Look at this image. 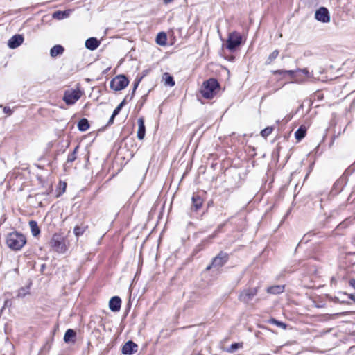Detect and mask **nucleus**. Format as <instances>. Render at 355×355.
Returning <instances> with one entry per match:
<instances>
[{
    "mask_svg": "<svg viewBox=\"0 0 355 355\" xmlns=\"http://www.w3.org/2000/svg\"><path fill=\"white\" fill-rule=\"evenodd\" d=\"M26 239L24 234L12 232L9 233L6 237L7 245L13 250H19L26 244Z\"/></svg>",
    "mask_w": 355,
    "mask_h": 355,
    "instance_id": "f257e3e1",
    "label": "nucleus"
},
{
    "mask_svg": "<svg viewBox=\"0 0 355 355\" xmlns=\"http://www.w3.org/2000/svg\"><path fill=\"white\" fill-rule=\"evenodd\" d=\"M219 89V83L215 78H209L205 81L200 89L202 96L207 98H212Z\"/></svg>",
    "mask_w": 355,
    "mask_h": 355,
    "instance_id": "f03ea898",
    "label": "nucleus"
},
{
    "mask_svg": "<svg viewBox=\"0 0 355 355\" xmlns=\"http://www.w3.org/2000/svg\"><path fill=\"white\" fill-rule=\"evenodd\" d=\"M229 258V254L225 252L220 251L216 257L212 259L211 263L206 267V271H209L211 268L218 269L223 267L228 261Z\"/></svg>",
    "mask_w": 355,
    "mask_h": 355,
    "instance_id": "7ed1b4c3",
    "label": "nucleus"
},
{
    "mask_svg": "<svg viewBox=\"0 0 355 355\" xmlns=\"http://www.w3.org/2000/svg\"><path fill=\"white\" fill-rule=\"evenodd\" d=\"M129 83L128 79L124 75H119L110 81V88L114 91H121L125 88Z\"/></svg>",
    "mask_w": 355,
    "mask_h": 355,
    "instance_id": "20e7f679",
    "label": "nucleus"
},
{
    "mask_svg": "<svg viewBox=\"0 0 355 355\" xmlns=\"http://www.w3.org/2000/svg\"><path fill=\"white\" fill-rule=\"evenodd\" d=\"M242 41V37L240 33L233 32L229 34L226 42V48L230 51H233L238 47Z\"/></svg>",
    "mask_w": 355,
    "mask_h": 355,
    "instance_id": "39448f33",
    "label": "nucleus"
},
{
    "mask_svg": "<svg viewBox=\"0 0 355 355\" xmlns=\"http://www.w3.org/2000/svg\"><path fill=\"white\" fill-rule=\"evenodd\" d=\"M81 92L77 89H68L64 93L63 101L67 105H73L81 97Z\"/></svg>",
    "mask_w": 355,
    "mask_h": 355,
    "instance_id": "423d86ee",
    "label": "nucleus"
},
{
    "mask_svg": "<svg viewBox=\"0 0 355 355\" xmlns=\"http://www.w3.org/2000/svg\"><path fill=\"white\" fill-rule=\"evenodd\" d=\"M257 288H248L243 290L239 296V300L244 303H248L257 294Z\"/></svg>",
    "mask_w": 355,
    "mask_h": 355,
    "instance_id": "0eeeda50",
    "label": "nucleus"
},
{
    "mask_svg": "<svg viewBox=\"0 0 355 355\" xmlns=\"http://www.w3.org/2000/svg\"><path fill=\"white\" fill-rule=\"evenodd\" d=\"M315 18L322 23H328L331 19L329 12L325 7H320L315 11Z\"/></svg>",
    "mask_w": 355,
    "mask_h": 355,
    "instance_id": "6e6552de",
    "label": "nucleus"
},
{
    "mask_svg": "<svg viewBox=\"0 0 355 355\" xmlns=\"http://www.w3.org/2000/svg\"><path fill=\"white\" fill-rule=\"evenodd\" d=\"M138 350V345L132 340L125 343L121 349V352L125 355H132Z\"/></svg>",
    "mask_w": 355,
    "mask_h": 355,
    "instance_id": "1a4fd4ad",
    "label": "nucleus"
},
{
    "mask_svg": "<svg viewBox=\"0 0 355 355\" xmlns=\"http://www.w3.org/2000/svg\"><path fill=\"white\" fill-rule=\"evenodd\" d=\"M51 245L55 250L60 253L64 252L66 250V245L60 237L57 235H54L51 241Z\"/></svg>",
    "mask_w": 355,
    "mask_h": 355,
    "instance_id": "9d476101",
    "label": "nucleus"
},
{
    "mask_svg": "<svg viewBox=\"0 0 355 355\" xmlns=\"http://www.w3.org/2000/svg\"><path fill=\"white\" fill-rule=\"evenodd\" d=\"M202 198L198 194L194 193L191 198V210L198 211L202 207Z\"/></svg>",
    "mask_w": 355,
    "mask_h": 355,
    "instance_id": "9b49d317",
    "label": "nucleus"
},
{
    "mask_svg": "<svg viewBox=\"0 0 355 355\" xmlns=\"http://www.w3.org/2000/svg\"><path fill=\"white\" fill-rule=\"evenodd\" d=\"M24 42V37L21 35H13L8 42V45L10 49H15L19 46Z\"/></svg>",
    "mask_w": 355,
    "mask_h": 355,
    "instance_id": "f8f14e48",
    "label": "nucleus"
},
{
    "mask_svg": "<svg viewBox=\"0 0 355 355\" xmlns=\"http://www.w3.org/2000/svg\"><path fill=\"white\" fill-rule=\"evenodd\" d=\"M121 300L118 296L112 297L109 302L110 309L113 312H117L120 310Z\"/></svg>",
    "mask_w": 355,
    "mask_h": 355,
    "instance_id": "ddd939ff",
    "label": "nucleus"
},
{
    "mask_svg": "<svg viewBox=\"0 0 355 355\" xmlns=\"http://www.w3.org/2000/svg\"><path fill=\"white\" fill-rule=\"evenodd\" d=\"M100 41L96 37H89L85 41V47L91 51L96 50L100 46Z\"/></svg>",
    "mask_w": 355,
    "mask_h": 355,
    "instance_id": "4468645a",
    "label": "nucleus"
},
{
    "mask_svg": "<svg viewBox=\"0 0 355 355\" xmlns=\"http://www.w3.org/2000/svg\"><path fill=\"white\" fill-rule=\"evenodd\" d=\"M138 123V130H137V137L139 139L141 140L144 139L146 133V128L144 125V120L143 118H139L137 120Z\"/></svg>",
    "mask_w": 355,
    "mask_h": 355,
    "instance_id": "2eb2a0df",
    "label": "nucleus"
},
{
    "mask_svg": "<svg viewBox=\"0 0 355 355\" xmlns=\"http://www.w3.org/2000/svg\"><path fill=\"white\" fill-rule=\"evenodd\" d=\"M64 49L62 45L56 44L50 50V55L52 58H55L64 53Z\"/></svg>",
    "mask_w": 355,
    "mask_h": 355,
    "instance_id": "dca6fc26",
    "label": "nucleus"
},
{
    "mask_svg": "<svg viewBox=\"0 0 355 355\" xmlns=\"http://www.w3.org/2000/svg\"><path fill=\"white\" fill-rule=\"evenodd\" d=\"M284 291V286L275 285L270 286L267 288V292L270 294L277 295L283 293Z\"/></svg>",
    "mask_w": 355,
    "mask_h": 355,
    "instance_id": "f3484780",
    "label": "nucleus"
},
{
    "mask_svg": "<svg viewBox=\"0 0 355 355\" xmlns=\"http://www.w3.org/2000/svg\"><path fill=\"white\" fill-rule=\"evenodd\" d=\"M167 42L166 34L164 32L159 33L156 37V43L160 46H165Z\"/></svg>",
    "mask_w": 355,
    "mask_h": 355,
    "instance_id": "a211bd4d",
    "label": "nucleus"
},
{
    "mask_svg": "<svg viewBox=\"0 0 355 355\" xmlns=\"http://www.w3.org/2000/svg\"><path fill=\"white\" fill-rule=\"evenodd\" d=\"M69 15V10H64V11L58 10V11H55V12H53V18L58 19V20H61V19L68 17Z\"/></svg>",
    "mask_w": 355,
    "mask_h": 355,
    "instance_id": "6ab92c4d",
    "label": "nucleus"
},
{
    "mask_svg": "<svg viewBox=\"0 0 355 355\" xmlns=\"http://www.w3.org/2000/svg\"><path fill=\"white\" fill-rule=\"evenodd\" d=\"M29 226L31 230L32 235L33 236H37L40 233V230L37 225V223L35 220H31L29 222Z\"/></svg>",
    "mask_w": 355,
    "mask_h": 355,
    "instance_id": "aec40b11",
    "label": "nucleus"
},
{
    "mask_svg": "<svg viewBox=\"0 0 355 355\" xmlns=\"http://www.w3.org/2000/svg\"><path fill=\"white\" fill-rule=\"evenodd\" d=\"M89 124L87 119H82L78 123V128L80 131L84 132L89 129Z\"/></svg>",
    "mask_w": 355,
    "mask_h": 355,
    "instance_id": "412c9836",
    "label": "nucleus"
},
{
    "mask_svg": "<svg viewBox=\"0 0 355 355\" xmlns=\"http://www.w3.org/2000/svg\"><path fill=\"white\" fill-rule=\"evenodd\" d=\"M76 336V334L74 330L71 329H69L66 331L64 336V340L65 343H69Z\"/></svg>",
    "mask_w": 355,
    "mask_h": 355,
    "instance_id": "4be33fe9",
    "label": "nucleus"
},
{
    "mask_svg": "<svg viewBox=\"0 0 355 355\" xmlns=\"http://www.w3.org/2000/svg\"><path fill=\"white\" fill-rule=\"evenodd\" d=\"M87 229V225L82 224L81 225H76L74 227L73 232L77 237L83 235L85 230Z\"/></svg>",
    "mask_w": 355,
    "mask_h": 355,
    "instance_id": "5701e85b",
    "label": "nucleus"
},
{
    "mask_svg": "<svg viewBox=\"0 0 355 355\" xmlns=\"http://www.w3.org/2000/svg\"><path fill=\"white\" fill-rule=\"evenodd\" d=\"M223 224L220 225L217 230L210 236H209L206 239L203 240L201 243L202 245H206L209 243L212 239L216 236L217 234L220 231L221 228L223 227Z\"/></svg>",
    "mask_w": 355,
    "mask_h": 355,
    "instance_id": "b1692460",
    "label": "nucleus"
},
{
    "mask_svg": "<svg viewBox=\"0 0 355 355\" xmlns=\"http://www.w3.org/2000/svg\"><path fill=\"white\" fill-rule=\"evenodd\" d=\"M306 135V128L300 126L295 133V138L300 141L303 139Z\"/></svg>",
    "mask_w": 355,
    "mask_h": 355,
    "instance_id": "393cba45",
    "label": "nucleus"
},
{
    "mask_svg": "<svg viewBox=\"0 0 355 355\" xmlns=\"http://www.w3.org/2000/svg\"><path fill=\"white\" fill-rule=\"evenodd\" d=\"M141 78H139V79H136V80H135V83H134V87H133V89H132V93H131L130 94H127V95L125 96V97H128V101H127V102H128V101H130L132 99V98L134 97L135 92V91H136V89H137V87H138V85H139V84L140 81H141Z\"/></svg>",
    "mask_w": 355,
    "mask_h": 355,
    "instance_id": "a878e982",
    "label": "nucleus"
},
{
    "mask_svg": "<svg viewBox=\"0 0 355 355\" xmlns=\"http://www.w3.org/2000/svg\"><path fill=\"white\" fill-rule=\"evenodd\" d=\"M79 146H77L73 151L69 154L68 157H67V163H72L73 162H74L76 158H77V152H78V149Z\"/></svg>",
    "mask_w": 355,
    "mask_h": 355,
    "instance_id": "bb28decb",
    "label": "nucleus"
},
{
    "mask_svg": "<svg viewBox=\"0 0 355 355\" xmlns=\"http://www.w3.org/2000/svg\"><path fill=\"white\" fill-rule=\"evenodd\" d=\"M128 101V97H125L124 99L119 104V105L114 110L113 114L114 116H117L122 107L126 104Z\"/></svg>",
    "mask_w": 355,
    "mask_h": 355,
    "instance_id": "cd10ccee",
    "label": "nucleus"
},
{
    "mask_svg": "<svg viewBox=\"0 0 355 355\" xmlns=\"http://www.w3.org/2000/svg\"><path fill=\"white\" fill-rule=\"evenodd\" d=\"M164 78L165 80V85H169L171 87L175 85V81L173 80V78L170 76L168 73H165L164 74Z\"/></svg>",
    "mask_w": 355,
    "mask_h": 355,
    "instance_id": "c85d7f7f",
    "label": "nucleus"
},
{
    "mask_svg": "<svg viewBox=\"0 0 355 355\" xmlns=\"http://www.w3.org/2000/svg\"><path fill=\"white\" fill-rule=\"evenodd\" d=\"M29 286L21 287L18 290L17 297H24L26 295L29 293Z\"/></svg>",
    "mask_w": 355,
    "mask_h": 355,
    "instance_id": "c756f323",
    "label": "nucleus"
},
{
    "mask_svg": "<svg viewBox=\"0 0 355 355\" xmlns=\"http://www.w3.org/2000/svg\"><path fill=\"white\" fill-rule=\"evenodd\" d=\"M268 322L272 324H275L279 327H281L284 329L286 328V324L281 321L277 320L275 318H271L269 320Z\"/></svg>",
    "mask_w": 355,
    "mask_h": 355,
    "instance_id": "7c9ffc66",
    "label": "nucleus"
},
{
    "mask_svg": "<svg viewBox=\"0 0 355 355\" xmlns=\"http://www.w3.org/2000/svg\"><path fill=\"white\" fill-rule=\"evenodd\" d=\"M279 55V51L278 50H275L274 51H272L268 56L267 60H266V64H270L273 60H275L277 57Z\"/></svg>",
    "mask_w": 355,
    "mask_h": 355,
    "instance_id": "2f4dec72",
    "label": "nucleus"
},
{
    "mask_svg": "<svg viewBox=\"0 0 355 355\" xmlns=\"http://www.w3.org/2000/svg\"><path fill=\"white\" fill-rule=\"evenodd\" d=\"M272 130H273V128L271 126H268L261 130V135L263 137L266 138L268 136H269L272 133Z\"/></svg>",
    "mask_w": 355,
    "mask_h": 355,
    "instance_id": "473e14b6",
    "label": "nucleus"
},
{
    "mask_svg": "<svg viewBox=\"0 0 355 355\" xmlns=\"http://www.w3.org/2000/svg\"><path fill=\"white\" fill-rule=\"evenodd\" d=\"M297 72L296 70H286V74L290 75L292 78H295V82L296 83H302L303 82L302 80H300L297 76H295V74Z\"/></svg>",
    "mask_w": 355,
    "mask_h": 355,
    "instance_id": "72a5a7b5",
    "label": "nucleus"
},
{
    "mask_svg": "<svg viewBox=\"0 0 355 355\" xmlns=\"http://www.w3.org/2000/svg\"><path fill=\"white\" fill-rule=\"evenodd\" d=\"M297 72L299 71V72L303 73L308 78H313L312 73H310L309 71V70L307 69H306V68L302 69H297Z\"/></svg>",
    "mask_w": 355,
    "mask_h": 355,
    "instance_id": "f704fd0d",
    "label": "nucleus"
},
{
    "mask_svg": "<svg viewBox=\"0 0 355 355\" xmlns=\"http://www.w3.org/2000/svg\"><path fill=\"white\" fill-rule=\"evenodd\" d=\"M240 347H241V345L239 343H233L230 345L228 352H234L236 349H238Z\"/></svg>",
    "mask_w": 355,
    "mask_h": 355,
    "instance_id": "c9c22d12",
    "label": "nucleus"
},
{
    "mask_svg": "<svg viewBox=\"0 0 355 355\" xmlns=\"http://www.w3.org/2000/svg\"><path fill=\"white\" fill-rule=\"evenodd\" d=\"M3 112L10 115V114H12V110L9 107H4Z\"/></svg>",
    "mask_w": 355,
    "mask_h": 355,
    "instance_id": "e433bc0d",
    "label": "nucleus"
},
{
    "mask_svg": "<svg viewBox=\"0 0 355 355\" xmlns=\"http://www.w3.org/2000/svg\"><path fill=\"white\" fill-rule=\"evenodd\" d=\"M273 73L274 74H278V75H284V74H286V70H276L275 71H273Z\"/></svg>",
    "mask_w": 355,
    "mask_h": 355,
    "instance_id": "4c0bfd02",
    "label": "nucleus"
},
{
    "mask_svg": "<svg viewBox=\"0 0 355 355\" xmlns=\"http://www.w3.org/2000/svg\"><path fill=\"white\" fill-rule=\"evenodd\" d=\"M349 284L350 286L355 288V279H350L349 281Z\"/></svg>",
    "mask_w": 355,
    "mask_h": 355,
    "instance_id": "58836bf2",
    "label": "nucleus"
},
{
    "mask_svg": "<svg viewBox=\"0 0 355 355\" xmlns=\"http://www.w3.org/2000/svg\"><path fill=\"white\" fill-rule=\"evenodd\" d=\"M116 116H114V114L112 113L111 117L109 119V121H108V125H110V124H112L113 122H114V119L115 118Z\"/></svg>",
    "mask_w": 355,
    "mask_h": 355,
    "instance_id": "ea45409f",
    "label": "nucleus"
},
{
    "mask_svg": "<svg viewBox=\"0 0 355 355\" xmlns=\"http://www.w3.org/2000/svg\"><path fill=\"white\" fill-rule=\"evenodd\" d=\"M174 0H164V3L165 4H168L170 3H171L172 1H173Z\"/></svg>",
    "mask_w": 355,
    "mask_h": 355,
    "instance_id": "a19ab883",
    "label": "nucleus"
},
{
    "mask_svg": "<svg viewBox=\"0 0 355 355\" xmlns=\"http://www.w3.org/2000/svg\"><path fill=\"white\" fill-rule=\"evenodd\" d=\"M350 298L355 302V295H351Z\"/></svg>",
    "mask_w": 355,
    "mask_h": 355,
    "instance_id": "79ce46f5",
    "label": "nucleus"
}]
</instances>
